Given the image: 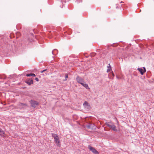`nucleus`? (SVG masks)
Returning a JSON list of instances; mask_svg holds the SVG:
<instances>
[{
  "label": "nucleus",
  "mask_w": 154,
  "mask_h": 154,
  "mask_svg": "<svg viewBox=\"0 0 154 154\" xmlns=\"http://www.w3.org/2000/svg\"><path fill=\"white\" fill-rule=\"evenodd\" d=\"M52 136L54 139V141L55 142L57 145L58 146H60V138L58 137V135L55 134H52Z\"/></svg>",
  "instance_id": "obj_1"
},
{
  "label": "nucleus",
  "mask_w": 154,
  "mask_h": 154,
  "mask_svg": "<svg viewBox=\"0 0 154 154\" xmlns=\"http://www.w3.org/2000/svg\"><path fill=\"white\" fill-rule=\"evenodd\" d=\"M110 123L109 122H106L105 123L106 125L107 126L110 128L112 129L113 131H117V130L116 128V126L114 124L110 125L109 124Z\"/></svg>",
  "instance_id": "obj_2"
},
{
  "label": "nucleus",
  "mask_w": 154,
  "mask_h": 154,
  "mask_svg": "<svg viewBox=\"0 0 154 154\" xmlns=\"http://www.w3.org/2000/svg\"><path fill=\"white\" fill-rule=\"evenodd\" d=\"M29 102L31 104V106L34 108L39 104V102L34 100H31L29 101Z\"/></svg>",
  "instance_id": "obj_3"
},
{
  "label": "nucleus",
  "mask_w": 154,
  "mask_h": 154,
  "mask_svg": "<svg viewBox=\"0 0 154 154\" xmlns=\"http://www.w3.org/2000/svg\"><path fill=\"white\" fill-rule=\"evenodd\" d=\"M88 148L94 154H99V153L94 147L91 146L90 145H88Z\"/></svg>",
  "instance_id": "obj_4"
},
{
  "label": "nucleus",
  "mask_w": 154,
  "mask_h": 154,
  "mask_svg": "<svg viewBox=\"0 0 154 154\" xmlns=\"http://www.w3.org/2000/svg\"><path fill=\"white\" fill-rule=\"evenodd\" d=\"M25 82L29 85H31L33 83V80L30 79H27L26 80Z\"/></svg>",
  "instance_id": "obj_5"
},
{
  "label": "nucleus",
  "mask_w": 154,
  "mask_h": 154,
  "mask_svg": "<svg viewBox=\"0 0 154 154\" xmlns=\"http://www.w3.org/2000/svg\"><path fill=\"white\" fill-rule=\"evenodd\" d=\"M19 107L20 109H23L27 106L26 103H20L18 104Z\"/></svg>",
  "instance_id": "obj_6"
},
{
  "label": "nucleus",
  "mask_w": 154,
  "mask_h": 154,
  "mask_svg": "<svg viewBox=\"0 0 154 154\" xmlns=\"http://www.w3.org/2000/svg\"><path fill=\"white\" fill-rule=\"evenodd\" d=\"M76 79L77 82L80 84L84 81V79L79 76H77Z\"/></svg>",
  "instance_id": "obj_7"
},
{
  "label": "nucleus",
  "mask_w": 154,
  "mask_h": 154,
  "mask_svg": "<svg viewBox=\"0 0 154 154\" xmlns=\"http://www.w3.org/2000/svg\"><path fill=\"white\" fill-rule=\"evenodd\" d=\"M143 69L138 68L137 69V70L140 72L141 75H143L146 71L145 68L144 67H143Z\"/></svg>",
  "instance_id": "obj_8"
},
{
  "label": "nucleus",
  "mask_w": 154,
  "mask_h": 154,
  "mask_svg": "<svg viewBox=\"0 0 154 154\" xmlns=\"http://www.w3.org/2000/svg\"><path fill=\"white\" fill-rule=\"evenodd\" d=\"M82 85L85 87L86 89H89L90 88L89 87L88 85L84 81L81 84Z\"/></svg>",
  "instance_id": "obj_9"
},
{
  "label": "nucleus",
  "mask_w": 154,
  "mask_h": 154,
  "mask_svg": "<svg viewBox=\"0 0 154 154\" xmlns=\"http://www.w3.org/2000/svg\"><path fill=\"white\" fill-rule=\"evenodd\" d=\"M0 136L2 137H4L5 136V133L1 128H0Z\"/></svg>",
  "instance_id": "obj_10"
},
{
  "label": "nucleus",
  "mask_w": 154,
  "mask_h": 154,
  "mask_svg": "<svg viewBox=\"0 0 154 154\" xmlns=\"http://www.w3.org/2000/svg\"><path fill=\"white\" fill-rule=\"evenodd\" d=\"M57 53L58 51L56 49H54L52 51V54L54 55H56V54H57Z\"/></svg>",
  "instance_id": "obj_11"
},
{
  "label": "nucleus",
  "mask_w": 154,
  "mask_h": 154,
  "mask_svg": "<svg viewBox=\"0 0 154 154\" xmlns=\"http://www.w3.org/2000/svg\"><path fill=\"white\" fill-rule=\"evenodd\" d=\"M26 76L27 77H29L30 76H35V75L34 73H30V74H27L26 75Z\"/></svg>",
  "instance_id": "obj_12"
},
{
  "label": "nucleus",
  "mask_w": 154,
  "mask_h": 154,
  "mask_svg": "<svg viewBox=\"0 0 154 154\" xmlns=\"http://www.w3.org/2000/svg\"><path fill=\"white\" fill-rule=\"evenodd\" d=\"M109 66H108V69H107V72H108L110 71L111 69V66H110V64H109Z\"/></svg>",
  "instance_id": "obj_13"
},
{
  "label": "nucleus",
  "mask_w": 154,
  "mask_h": 154,
  "mask_svg": "<svg viewBox=\"0 0 154 154\" xmlns=\"http://www.w3.org/2000/svg\"><path fill=\"white\" fill-rule=\"evenodd\" d=\"M83 105H85V106H89V103L87 101H85L84 102V103H83Z\"/></svg>",
  "instance_id": "obj_14"
},
{
  "label": "nucleus",
  "mask_w": 154,
  "mask_h": 154,
  "mask_svg": "<svg viewBox=\"0 0 154 154\" xmlns=\"http://www.w3.org/2000/svg\"><path fill=\"white\" fill-rule=\"evenodd\" d=\"M68 78V75L67 74H65V79L63 80V81H65L67 80V78Z\"/></svg>",
  "instance_id": "obj_15"
},
{
  "label": "nucleus",
  "mask_w": 154,
  "mask_h": 154,
  "mask_svg": "<svg viewBox=\"0 0 154 154\" xmlns=\"http://www.w3.org/2000/svg\"><path fill=\"white\" fill-rule=\"evenodd\" d=\"M6 78V76L5 75L0 76V79H5Z\"/></svg>",
  "instance_id": "obj_16"
},
{
  "label": "nucleus",
  "mask_w": 154,
  "mask_h": 154,
  "mask_svg": "<svg viewBox=\"0 0 154 154\" xmlns=\"http://www.w3.org/2000/svg\"><path fill=\"white\" fill-rule=\"evenodd\" d=\"M87 127L88 128H91V125L89 124V125L87 126Z\"/></svg>",
  "instance_id": "obj_17"
},
{
  "label": "nucleus",
  "mask_w": 154,
  "mask_h": 154,
  "mask_svg": "<svg viewBox=\"0 0 154 154\" xmlns=\"http://www.w3.org/2000/svg\"><path fill=\"white\" fill-rule=\"evenodd\" d=\"M96 54L95 53H93L91 54V56L94 57L95 55Z\"/></svg>",
  "instance_id": "obj_18"
},
{
  "label": "nucleus",
  "mask_w": 154,
  "mask_h": 154,
  "mask_svg": "<svg viewBox=\"0 0 154 154\" xmlns=\"http://www.w3.org/2000/svg\"><path fill=\"white\" fill-rule=\"evenodd\" d=\"M47 70V69H45L42 71H41V72L42 73H43V72H45V71H46Z\"/></svg>",
  "instance_id": "obj_19"
},
{
  "label": "nucleus",
  "mask_w": 154,
  "mask_h": 154,
  "mask_svg": "<svg viewBox=\"0 0 154 154\" xmlns=\"http://www.w3.org/2000/svg\"><path fill=\"white\" fill-rule=\"evenodd\" d=\"M35 80L37 82H38L39 81V79L38 78H36L35 79Z\"/></svg>",
  "instance_id": "obj_20"
},
{
  "label": "nucleus",
  "mask_w": 154,
  "mask_h": 154,
  "mask_svg": "<svg viewBox=\"0 0 154 154\" xmlns=\"http://www.w3.org/2000/svg\"><path fill=\"white\" fill-rule=\"evenodd\" d=\"M112 75L113 77H114L115 76L114 74L113 73H112Z\"/></svg>",
  "instance_id": "obj_21"
},
{
  "label": "nucleus",
  "mask_w": 154,
  "mask_h": 154,
  "mask_svg": "<svg viewBox=\"0 0 154 154\" xmlns=\"http://www.w3.org/2000/svg\"><path fill=\"white\" fill-rule=\"evenodd\" d=\"M116 8H118V7H116Z\"/></svg>",
  "instance_id": "obj_22"
}]
</instances>
